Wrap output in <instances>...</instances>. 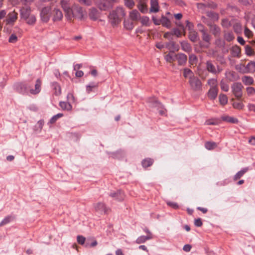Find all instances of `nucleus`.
Instances as JSON below:
<instances>
[{
    "label": "nucleus",
    "instance_id": "f257e3e1",
    "mask_svg": "<svg viewBox=\"0 0 255 255\" xmlns=\"http://www.w3.org/2000/svg\"><path fill=\"white\" fill-rule=\"evenodd\" d=\"M126 15V13L122 7H117L115 10L112 11L109 15V21L114 26L119 23L121 19Z\"/></svg>",
    "mask_w": 255,
    "mask_h": 255
},
{
    "label": "nucleus",
    "instance_id": "f03ea898",
    "mask_svg": "<svg viewBox=\"0 0 255 255\" xmlns=\"http://www.w3.org/2000/svg\"><path fill=\"white\" fill-rule=\"evenodd\" d=\"M205 67L206 70L213 74L218 75L223 70L222 68L217 64L215 61L208 60L205 63Z\"/></svg>",
    "mask_w": 255,
    "mask_h": 255
},
{
    "label": "nucleus",
    "instance_id": "7ed1b4c3",
    "mask_svg": "<svg viewBox=\"0 0 255 255\" xmlns=\"http://www.w3.org/2000/svg\"><path fill=\"white\" fill-rule=\"evenodd\" d=\"M189 83L192 90L194 91L202 90V84L199 78L195 75L190 76Z\"/></svg>",
    "mask_w": 255,
    "mask_h": 255
},
{
    "label": "nucleus",
    "instance_id": "20e7f679",
    "mask_svg": "<svg viewBox=\"0 0 255 255\" xmlns=\"http://www.w3.org/2000/svg\"><path fill=\"white\" fill-rule=\"evenodd\" d=\"M14 91L20 94L25 95L28 93L29 87L25 82H16L13 85Z\"/></svg>",
    "mask_w": 255,
    "mask_h": 255
},
{
    "label": "nucleus",
    "instance_id": "39448f33",
    "mask_svg": "<svg viewBox=\"0 0 255 255\" xmlns=\"http://www.w3.org/2000/svg\"><path fill=\"white\" fill-rule=\"evenodd\" d=\"M85 13V11L83 10L81 6L75 5L71 9L69 14L71 15V19L72 17H75L79 19H82L84 17Z\"/></svg>",
    "mask_w": 255,
    "mask_h": 255
},
{
    "label": "nucleus",
    "instance_id": "423d86ee",
    "mask_svg": "<svg viewBox=\"0 0 255 255\" xmlns=\"http://www.w3.org/2000/svg\"><path fill=\"white\" fill-rule=\"evenodd\" d=\"M243 87V86L240 82L234 83L231 86L232 91L238 99H240L242 97V89Z\"/></svg>",
    "mask_w": 255,
    "mask_h": 255
},
{
    "label": "nucleus",
    "instance_id": "0eeeda50",
    "mask_svg": "<svg viewBox=\"0 0 255 255\" xmlns=\"http://www.w3.org/2000/svg\"><path fill=\"white\" fill-rule=\"evenodd\" d=\"M51 9L50 7L46 6L43 7L40 13L41 20L43 22H47L51 16Z\"/></svg>",
    "mask_w": 255,
    "mask_h": 255
},
{
    "label": "nucleus",
    "instance_id": "6e6552de",
    "mask_svg": "<svg viewBox=\"0 0 255 255\" xmlns=\"http://www.w3.org/2000/svg\"><path fill=\"white\" fill-rule=\"evenodd\" d=\"M95 2L101 10H107L110 8V0H95Z\"/></svg>",
    "mask_w": 255,
    "mask_h": 255
},
{
    "label": "nucleus",
    "instance_id": "1a4fd4ad",
    "mask_svg": "<svg viewBox=\"0 0 255 255\" xmlns=\"http://www.w3.org/2000/svg\"><path fill=\"white\" fill-rule=\"evenodd\" d=\"M94 209L96 212L101 214H108L110 209L107 207L106 204L103 202H98L94 205Z\"/></svg>",
    "mask_w": 255,
    "mask_h": 255
},
{
    "label": "nucleus",
    "instance_id": "9d476101",
    "mask_svg": "<svg viewBox=\"0 0 255 255\" xmlns=\"http://www.w3.org/2000/svg\"><path fill=\"white\" fill-rule=\"evenodd\" d=\"M109 196L118 201H122L125 198V194L121 190L111 192Z\"/></svg>",
    "mask_w": 255,
    "mask_h": 255
},
{
    "label": "nucleus",
    "instance_id": "9b49d317",
    "mask_svg": "<svg viewBox=\"0 0 255 255\" xmlns=\"http://www.w3.org/2000/svg\"><path fill=\"white\" fill-rule=\"evenodd\" d=\"M18 13L15 11L9 12L5 20L6 24L13 25L17 19Z\"/></svg>",
    "mask_w": 255,
    "mask_h": 255
},
{
    "label": "nucleus",
    "instance_id": "f8f14e48",
    "mask_svg": "<svg viewBox=\"0 0 255 255\" xmlns=\"http://www.w3.org/2000/svg\"><path fill=\"white\" fill-rule=\"evenodd\" d=\"M42 82L40 79H37L36 81L34 89H30L29 90V93L32 95H37L40 93L41 89Z\"/></svg>",
    "mask_w": 255,
    "mask_h": 255
},
{
    "label": "nucleus",
    "instance_id": "ddd939ff",
    "mask_svg": "<svg viewBox=\"0 0 255 255\" xmlns=\"http://www.w3.org/2000/svg\"><path fill=\"white\" fill-rule=\"evenodd\" d=\"M176 60L178 62V65H185L187 61V56L183 53H179L175 54Z\"/></svg>",
    "mask_w": 255,
    "mask_h": 255
},
{
    "label": "nucleus",
    "instance_id": "4468645a",
    "mask_svg": "<svg viewBox=\"0 0 255 255\" xmlns=\"http://www.w3.org/2000/svg\"><path fill=\"white\" fill-rule=\"evenodd\" d=\"M89 16L91 20L95 21L100 17V12L95 7H92L89 9Z\"/></svg>",
    "mask_w": 255,
    "mask_h": 255
},
{
    "label": "nucleus",
    "instance_id": "2eb2a0df",
    "mask_svg": "<svg viewBox=\"0 0 255 255\" xmlns=\"http://www.w3.org/2000/svg\"><path fill=\"white\" fill-rule=\"evenodd\" d=\"M61 5L63 10L66 13L65 16L69 19H71V15L69 14L71 8L70 7V4L68 1L66 0H62L61 1Z\"/></svg>",
    "mask_w": 255,
    "mask_h": 255
},
{
    "label": "nucleus",
    "instance_id": "dca6fc26",
    "mask_svg": "<svg viewBox=\"0 0 255 255\" xmlns=\"http://www.w3.org/2000/svg\"><path fill=\"white\" fill-rule=\"evenodd\" d=\"M31 8L29 6L22 7L20 10V15L21 18L26 19L30 14Z\"/></svg>",
    "mask_w": 255,
    "mask_h": 255
},
{
    "label": "nucleus",
    "instance_id": "f3484780",
    "mask_svg": "<svg viewBox=\"0 0 255 255\" xmlns=\"http://www.w3.org/2000/svg\"><path fill=\"white\" fill-rule=\"evenodd\" d=\"M227 78L230 81H237L240 79V77L237 73L233 71H227L225 73Z\"/></svg>",
    "mask_w": 255,
    "mask_h": 255
},
{
    "label": "nucleus",
    "instance_id": "a211bd4d",
    "mask_svg": "<svg viewBox=\"0 0 255 255\" xmlns=\"http://www.w3.org/2000/svg\"><path fill=\"white\" fill-rule=\"evenodd\" d=\"M53 20L54 21H60L63 18V14L62 11L58 8H55L53 10Z\"/></svg>",
    "mask_w": 255,
    "mask_h": 255
},
{
    "label": "nucleus",
    "instance_id": "6ab92c4d",
    "mask_svg": "<svg viewBox=\"0 0 255 255\" xmlns=\"http://www.w3.org/2000/svg\"><path fill=\"white\" fill-rule=\"evenodd\" d=\"M159 6L158 0H150V12H157L159 11Z\"/></svg>",
    "mask_w": 255,
    "mask_h": 255
},
{
    "label": "nucleus",
    "instance_id": "aec40b11",
    "mask_svg": "<svg viewBox=\"0 0 255 255\" xmlns=\"http://www.w3.org/2000/svg\"><path fill=\"white\" fill-rule=\"evenodd\" d=\"M231 53L233 57L240 58L241 56L240 47L237 45L233 46L231 49Z\"/></svg>",
    "mask_w": 255,
    "mask_h": 255
},
{
    "label": "nucleus",
    "instance_id": "412c9836",
    "mask_svg": "<svg viewBox=\"0 0 255 255\" xmlns=\"http://www.w3.org/2000/svg\"><path fill=\"white\" fill-rule=\"evenodd\" d=\"M147 102L150 104V106L152 107H157L162 108L163 105L161 103L158 101L155 98H149L147 99Z\"/></svg>",
    "mask_w": 255,
    "mask_h": 255
},
{
    "label": "nucleus",
    "instance_id": "4be33fe9",
    "mask_svg": "<svg viewBox=\"0 0 255 255\" xmlns=\"http://www.w3.org/2000/svg\"><path fill=\"white\" fill-rule=\"evenodd\" d=\"M51 88L52 89L54 94L59 96L61 93V89L59 84L56 82L51 83Z\"/></svg>",
    "mask_w": 255,
    "mask_h": 255
},
{
    "label": "nucleus",
    "instance_id": "5701e85b",
    "mask_svg": "<svg viewBox=\"0 0 255 255\" xmlns=\"http://www.w3.org/2000/svg\"><path fill=\"white\" fill-rule=\"evenodd\" d=\"M181 49L186 52L190 53L192 51L191 45L186 41H180Z\"/></svg>",
    "mask_w": 255,
    "mask_h": 255
},
{
    "label": "nucleus",
    "instance_id": "b1692460",
    "mask_svg": "<svg viewBox=\"0 0 255 255\" xmlns=\"http://www.w3.org/2000/svg\"><path fill=\"white\" fill-rule=\"evenodd\" d=\"M218 93V88H210L208 92V96L211 100H215L217 96Z\"/></svg>",
    "mask_w": 255,
    "mask_h": 255
},
{
    "label": "nucleus",
    "instance_id": "393cba45",
    "mask_svg": "<svg viewBox=\"0 0 255 255\" xmlns=\"http://www.w3.org/2000/svg\"><path fill=\"white\" fill-rule=\"evenodd\" d=\"M249 170L248 167H245L241 169L240 171L238 172L234 176L233 179L234 181H236L240 179L244 175L248 172Z\"/></svg>",
    "mask_w": 255,
    "mask_h": 255
},
{
    "label": "nucleus",
    "instance_id": "a878e982",
    "mask_svg": "<svg viewBox=\"0 0 255 255\" xmlns=\"http://www.w3.org/2000/svg\"><path fill=\"white\" fill-rule=\"evenodd\" d=\"M129 17L133 21H137L140 18V14L136 9H133L129 13Z\"/></svg>",
    "mask_w": 255,
    "mask_h": 255
},
{
    "label": "nucleus",
    "instance_id": "bb28decb",
    "mask_svg": "<svg viewBox=\"0 0 255 255\" xmlns=\"http://www.w3.org/2000/svg\"><path fill=\"white\" fill-rule=\"evenodd\" d=\"M224 38L225 40L228 42H231L235 39V36L232 31H225L224 34Z\"/></svg>",
    "mask_w": 255,
    "mask_h": 255
},
{
    "label": "nucleus",
    "instance_id": "cd10ccee",
    "mask_svg": "<svg viewBox=\"0 0 255 255\" xmlns=\"http://www.w3.org/2000/svg\"><path fill=\"white\" fill-rule=\"evenodd\" d=\"M200 31L202 33L203 40L205 42L209 43L211 39V36L208 33L207 30L204 29L200 30Z\"/></svg>",
    "mask_w": 255,
    "mask_h": 255
},
{
    "label": "nucleus",
    "instance_id": "c85d7f7f",
    "mask_svg": "<svg viewBox=\"0 0 255 255\" xmlns=\"http://www.w3.org/2000/svg\"><path fill=\"white\" fill-rule=\"evenodd\" d=\"M137 7L141 12L146 13L148 11L147 6L146 3L140 0L137 4Z\"/></svg>",
    "mask_w": 255,
    "mask_h": 255
},
{
    "label": "nucleus",
    "instance_id": "c756f323",
    "mask_svg": "<svg viewBox=\"0 0 255 255\" xmlns=\"http://www.w3.org/2000/svg\"><path fill=\"white\" fill-rule=\"evenodd\" d=\"M160 22L162 24L163 26H165L168 28L171 27V22L170 20L166 16L162 15L160 20Z\"/></svg>",
    "mask_w": 255,
    "mask_h": 255
},
{
    "label": "nucleus",
    "instance_id": "7c9ffc66",
    "mask_svg": "<svg viewBox=\"0 0 255 255\" xmlns=\"http://www.w3.org/2000/svg\"><path fill=\"white\" fill-rule=\"evenodd\" d=\"M173 51H170V52L165 56V59L167 62L171 63L176 61L175 54Z\"/></svg>",
    "mask_w": 255,
    "mask_h": 255
},
{
    "label": "nucleus",
    "instance_id": "2f4dec72",
    "mask_svg": "<svg viewBox=\"0 0 255 255\" xmlns=\"http://www.w3.org/2000/svg\"><path fill=\"white\" fill-rule=\"evenodd\" d=\"M221 118L223 121H225L230 123L237 124L239 122L237 119L228 116H223Z\"/></svg>",
    "mask_w": 255,
    "mask_h": 255
},
{
    "label": "nucleus",
    "instance_id": "473e14b6",
    "mask_svg": "<svg viewBox=\"0 0 255 255\" xmlns=\"http://www.w3.org/2000/svg\"><path fill=\"white\" fill-rule=\"evenodd\" d=\"M242 81L245 85H251L253 84L254 80L251 76H244L242 77Z\"/></svg>",
    "mask_w": 255,
    "mask_h": 255
},
{
    "label": "nucleus",
    "instance_id": "72a5a7b5",
    "mask_svg": "<svg viewBox=\"0 0 255 255\" xmlns=\"http://www.w3.org/2000/svg\"><path fill=\"white\" fill-rule=\"evenodd\" d=\"M152 238L151 236H141L136 240L135 242L137 244H140L145 243L147 240L151 239Z\"/></svg>",
    "mask_w": 255,
    "mask_h": 255
},
{
    "label": "nucleus",
    "instance_id": "f704fd0d",
    "mask_svg": "<svg viewBox=\"0 0 255 255\" xmlns=\"http://www.w3.org/2000/svg\"><path fill=\"white\" fill-rule=\"evenodd\" d=\"M234 32L238 34H241L242 33L243 28L242 26L241 23L236 22L235 23L233 26Z\"/></svg>",
    "mask_w": 255,
    "mask_h": 255
},
{
    "label": "nucleus",
    "instance_id": "c9c22d12",
    "mask_svg": "<svg viewBox=\"0 0 255 255\" xmlns=\"http://www.w3.org/2000/svg\"><path fill=\"white\" fill-rule=\"evenodd\" d=\"M153 159L150 158H147L142 161L141 164L143 168H147L151 166L153 163Z\"/></svg>",
    "mask_w": 255,
    "mask_h": 255
},
{
    "label": "nucleus",
    "instance_id": "e433bc0d",
    "mask_svg": "<svg viewBox=\"0 0 255 255\" xmlns=\"http://www.w3.org/2000/svg\"><path fill=\"white\" fill-rule=\"evenodd\" d=\"M188 38L193 42L197 41L198 38L197 32L194 30L189 31Z\"/></svg>",
    "mask_w": 255,
    "mask_h": 255
},
{
    "label": "nucleus",
    "instance_id": "4c0bfd02",
    "mask_svg": "<svg viewBox=\"0 0 255 255\" xmlns=\"http://www.w3.org/2000/svg\"><path fill=\"white\" fill-rule=\"evenodd\" d=\"M125 28L128 30H132L134 27V24L132 21L129 19L125 20L124 22Z\"/></svg>",
    "mask_w": 255,
    "mask_h": 255
},
{
    "label": "nucleus",
    "instance_id": "58836bf2",
    "mask_svg": "<svg viewBox=\"0 0 255 255\" xmlns=\"http://www.w3.org/2000/svg\"><path fill=\"white\" fill-rule=\"evenodd\" d=\"M247 73H253L255 71V62L251 61L246 65Z\"/></svg>",
    "mask_w": 255,
    "mask_h": 255
},
{
    "label": "nucleus",
    "instance_id": "ea45409f",
    "mask_svg": "<svg viewBox=\"0 0 255 255\" xmlns=\"http://www.w3.org/2000/svg\"><path fill=\"white\" fill-rule=\"evenodd\" d=\"M165 47L168 49L172 48L176 51H178L179 49V45H176L175 42L172 41L166 43Z\"/></svg>",
    "mask_w": 255,
    "mask_h": 255
},
{
    "label": "nucleus",
    "instance_id": "a19ab883",
    "mask_svg": "<svg viewBox=\"0 0 255 255\" xmlns=\"http://www.w3.org/2000/svg\"><path fill=\"white\" fill-rule=\"evenodd\" d=\"M59 106L63 110L70 111L72 109V106L69 102H60Z\"/></svg>",
    "mask_w": 255,
    "mask_h": 255
},
{
    "label": "nucleus",
    "instance_id": "79ce46f5",
    "mask_svg": "<svg viewBox=\"0 0 255 255\" xmlns=\"http://www.w3.org/2000/svg\"><path fill=\"white\" fill-rule=\"evenodd\" d=\"M217 146V144L215 142L207 141L205 143V147L208 150H212Z\"/></svg>",
    "mask_w": 255,
    "mask_h": 255
},
{
    "label": "nucleus",
    "instance_id": "37998d69",
    "mask_svg": "<svg viewBox=\"0 0 255 255\" xmlns=\"http://www.w3.org/2000/svg\"><path fill=\"white\" fill-rule=\"evenodd\" d=\"M207 84L209 85L211 88H218L217 85H218V82L217 79L215 78H211L209 79L207 81Z\"/></svg>",
    "mask_w": 255,
    "mask_h": 255
},
{
    "label": "nucleus",
    "instance_id": "c03bdc74",
    "mask_svg": "<svg viewBox=\"0 0 255 255\" xmlns=\"http://www.w3.org/2000/svg\"><path fill=\"white\" fill-rule=\"evenodd\" d=\"M98 87V83H91L89 85L86 86V91L88 94H90L94 89Z\"/></svg>",
    "mask_w": 255,
    "mask_h": 255
},
{
    "label": "nucleus",
    "instance_id": "a18cd8bd",
    "mask_svg": "<svg viewBox=\"0 0 255 255\" xmlns=\"http://www.w3.org/2000/svg\"><path fill=\"white\" fill-rule=\"evenodd\" d=\"M25 20L26 21V23L27 24L29 25H33L35 23L36 19L35 15L30 14Z\"/></svg>",
    "mask_w": 255,
    "mask_h": 255
},
{
    "label": "nucleus",
    "instance_id": "49530a36",
    "mask_svg": "<svg viewBox=\"0 0 255 255\" xmlns=\"http://www.w3.org/2000/svg\"><path fill=\"white\" fill-rule=\"evenodd\" d=\"M236 69L241 73H247L246 66H245L243 64H240L237 65L236 66Z\"/></svg>",
    "mask_w": 255,
    "mask_h": 255
},
{
    "label": "nucleus",
    "instance_id": "de8ad7c7",
    "mask_svg": "<svg viewBox=\"0 0 255 255\" xmlns=\"http://www.w3.org/2000/svg\"><path fill=\"white\" fill-rule=\"evenodd\" d=\"M219 102L222 105H225L228 103V98L225 94H220L219 96Z\"/></svg>",
    "mask_w": 255,
    "mask_h": 255
},
{
    "label": "nucleus",
    "instance_id": "09e8293b",
    "mask_svg": "<svg viewBox=\"0 0 255 255\" xmlns=\"http://www.w3.org/2000/svg\"><path fill=\"white\" fill-rule=\"evenodd\" d=\"M221 25L223 27L228 28L231 26L232 24L228 18H224L222 20Z\"/></svg>",
    "mask_w": 255,
    "mask_h": 255
},
{
    "label": "nucleus",
    "instance_id": "8fccbe9b",
    "mask_svg": "<svg viewBox=\"0 0 255 255\" xmlns=\"http://www.w3.org/2000/svg\"><path fill=\"white\" fill-rule=\"evenodd\" d=\"M13 217L11 216H8L5 217L2 221L0 223V226H3L6 224L9 223L12 220Z\"/></svg>",
    "mask_w": 255,
    "mask_h": 255
},
{
    "label": "nucleus",
    "instance_id": "3c124183",
    "mask_svg": "<svg viewBox=\"0 0 255 255\" xmlns=\"http://www.w3.org/2000/svg\"><path fill=\"white\" fill-rule=\"evenodd\" d=\"M63 114L61 113H58L57 115H54L50 119L49 123L51 124L55 123L59 118L63 117Z\"/></svg>",
    "mask_w": 255,
    "mask_h": 255
},
{
    "label": "nucleus",
    "instance_id": "603ef678",
    "mask_svg": "<svg viewBox=\"0 0 255 255\" xmlns=\"http://www.w3.org/2000/svg\"><path fill=\"white\" fill-rule=\"evenodd\" d=\"M207 15L210 18H211L215 20H218L219 18L218 14L214 12V11H208L207 13Z\"/></svg>",
    "mask_w": 255,
    "mask_h": 255
},
{
    "label": "nucleus",
    "instance_id": "864d4df0",
    "mask_svg": "<svg viewBox=\"0 0 255 255\" xmlns=\"http://www.w3.org/2000/svg\"><path fill=\"white\" fill-rule=\"evenodd\" d=\"M220 86H221V89L225 91V92H228L229 90V85L224 82L223 80H221L220 82Z\"/></svg>",
    "mask_w": 255,
    "mask_h": 255
},
{
    "label": "nucleus",
    "instance_id": "5fc2aeb1",
    "mask_svg": "<svg viewBox=\"0 0 255 255\" xmlns=\"http://www.w3.org/2000/svg\"><path fill=\"white\" fill-rule=\"evenodd\" d=\"M244 34L249 38L252 37L253 36V32L247 26H245V27Z\"/></svg>",
    "mask_w": 255,
    "mask_h": 255
},
{
    "label": "nucleus",
    "instance_id": "6e6d98bb",
    "mask_svg": "<svg viewBox=\"0 0 255 255\" xmlns=\"http://www.w3.org/2000/svg\"><path fill=\"white\" fill-rule=\"evenodd\" d=\"M216 45L219 47L223 48L225 46V41L220 38L217 39L215 41Z\"/></svg>",
    "mask_w": 255,
    "mask_h": 255
},
{
    "label": "nucleus",
    "instance_id": "4d7b16f0",
    "mask_svg": "<svg viewBox=\"0 0 255 255\" xmlns=\"http://www.w3.org/2000/svg\"><path fill=\"white\" fill-rule=\"evenodd\" d=\"M254 51L251 46L247 45L245 46V53L248 56H251L253 54Z\"/></svg>",
    "mask_w": 255,
    "mask_h": 255
},
{
    "label": "nucleus",
    "instance_id": "13d9d810",
    "mask_svg": "<svg viewBox=\"0 0 255 255\" xmlns=\"http://www.w3.org/2000/svg\"><path fill=\"white\" fill-rule=\"evenodd\" d=\"M171 32H172V35H174L177 37H180L181 36V32L178 28H173Z\"/></svg>",
    "mask_w": 255,
    "mask_h": 255
},
{
    "label": "nucleus",
    "instance_id": "bf43d9fd",
    "mask_svg": "<svg viewBox=\"0 0 255 255\" xmlns=\"http://www.w3.org/2000/svg\"><path fill=\"white\" fill-rule=\"evenodd\" d=\"M183 75L185 78L190 77V76L194 75L192 72V71L188 69V68H185L184 69V73Z\"/></svg>",
    "mask_w": 255,
    "mask_h": 255
},
{
    "label": "nucleus",
    "instance_id": "052dcab7",
    "mask_svg": "<svg viewBox=\"0 0 255 255\" xmlns=\"http://www.w3.org/2000/svg\"><path fill=\"white\" fill-rule=\"evenodd\" d=\"M221 29L217 25H214L213 26V34L216 36L220 33Z\"/></svg>",
    "mask_w": 255,
    "mask_h": 255
},
{
    "label": "nucleus",
    "instance_id": "680f3d73",
    "mask_svg": "<svg viewBox=\"0 0 255 255\" xmlns=\"http://www.w3.org/2000/svg\"><path fill=\"white\" fill-rule=\"evenodd\" d=\"M197 61V58L195 54H191L189 57V62L191 64H194Z\"/></svg>",
    "mask_w": 255,
    "mask_h": 255
},
{
    "label": "nucleus",
    "instance_id": "e2e57ef3",
    "mask_svg": "<svg viewBox=\"0 0 255 255\" xmlns=\"http://www.w3.org/2000/svg\"><path fill=\"white\" fill-rule=\"evenodd\" d=\"M98 244L96 240L93 241L92 243H90L88 241H87L85 245V247L86 248H92L96 246Z\"/></svg>",
    "mask_w": 255,
    "mask_h": 255
},
{
    "label": "nucleus",
    "instance_id": "0e129e2a",
    "mask_svg": "<svg viewBox=\"0 0 255 255\" xmlns=\"http://www.w3.org/2000/svg\"><path fill=\"white\" fill-rule=\"evenodd\" d=\"M247 92L248 95L253 96L255 95V89L252 87H248L246 88Z\"/></svg>",
    "mask_w": 255,
    "mask_h": 255
},
{
    "label": "nucleus",
    "instance_id": "69168bd1",
    "mask_svg": "<svg viewBox=\"0 0 255 255\" xmlns=\"http://www.w3.org/2000/svg\"><path fill=\"white\" fill-rule=\"evenodd\" d=\"M86 239L82 236H78L77 237V241L78 244L83 245L85 244Z\"/></svg>",
    "mask_w": 255,
    "mask_h": 255
},
{
    "label": "nucleus",
    "instance_id": "338daca9",
    "mask_svg": "<svg viewBox=\"0 0 255 255\" xmlns=\"http://www.w3.org/2000/svg\"><path fill=\"white\" fill-rule=\"evenodd\" d=\"M17 40V37L14 34H12L9 37L8 42L10 43H15Z\"/></svg>",
    "mask_w": 255,
    "mask_h": 255
},
{
    "label": "nucleus",
    "instance_id": "774afa93",
    "mask_svg": "<svg viewBox=\"0 0 255 255\" xmlns=\"http://www.w3.org/2000/svg\"><path fill=\"white\" fill-rule=\"evenodd\" d=\"M149 18L147 16H143L141 19V22L143 25L148 26L149 25Z\"/></svg>",
    "mask_w": 255,
    "mask_h": 255
}]
</instances>
